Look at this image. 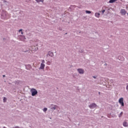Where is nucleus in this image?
I'll use <instances>...</instances> for the list:
<instances>
[{
  "label": "nucleus",
  "instance_id": "1",
  "mask_svg": "<svg viewBox=\"0 0 128 128\" xmlns=\"http://www.w3.org/2000/svg\"><path fill=\"white\" fill-rule=\"evenodd\" d=\"M32 96H34L36 94H38V90L34 88L31 89Z\"/></svg>",
  "mask_w": 128,
  "mask_h": 128
},
{
  "label": "nucleus",
  "instance_id": "2",
  "mask_svg": "<svg viewBox=\"0 0 128 128\" xmlns=\"http://www.w3.org/2000/svg\"><path fill=\"white\" fill-rule=\"evenodd\" d=\"M46 62L44 60H42V64H40V70H44V66H46V65L44 64Z\"/></svg>",
  "mask_w": 128,
  "mask_h": 128
},
{
  "label": "nucleus",
  "instance_id": "3",
  "mask_svg": "<svg viewBox=\"0 0 128 128\" xmlns=\"http://www.w3.org/2000/svg\"><path fill=\"white\" fill-rule=\"evenodd\" d=\"M119 103L122 106H124V98H121L119 99Z\"/></svg>",
  "mask_w": 128,
  "mask_h": 128
},
{
  "label": "nucleus",
  "instance_id": "4",
  "mask_svg": "<svg viewBox=\"0 0 128 128\" xmlns=\"http://www.w3.org/2000/svg\"><path fill=\"white\" fill-rule=\"evenodd\" d=\"M120 14L122 16H126V10L124 9H122L120 10Z\"/></svg>",
  "mask_w": 128,
  "mask_h": 128
},
{
  "label": "nucleus",
  "instance_id": "5",
  "mask_svg": "<svg viewBox=\"0 0 128 128\" xmlns=\"http://www.w3.org/2000/svg\"><path fill=\"white\" fill-rule=\"evenodd\" d=\"M96 103H92L89 106V108H96Z\"/></svg>",
  "mask_w": 128,
  "mask_h": 128
},
{
  "label": "nucleus",
  "instance_id": "6",
  "mask_svg": "<svg viewBox=\"0 0 128 128\" xmlns=\"http://www.w3.org/2000/svg\"><path fill=\"white\" fill-rule=\"evenodd\" d=\"M57 108H58V106L54 104L51 105V106H50V108L51 110H56Z\"/></svg>",
  "mask_w": 128,
  "mask_h": 128
},
{
  "label": "nucleus",
  "instance_id": "7",
  "mask_svg": "<svg viewBox=\"0 0 128 128\" xmlns=\"http://www.w3.org/2000/svg\"><path fill=\"white\" fill-rule=\"evenodd\" d=\"M47 56L52 57L54 56V52H49L47 54Z\"/></svg>",
  "mask_w": 128,
  "mask_h": 128
},
{
  "label": "nucleus",
  "instance_id": "8",
  "mask_svg": "<svg viewBox=\"0 0 128 128\" xmlns=\"http://www.w3.org/2000/svg\"><path fill=\"white\" fill-rule=\"evenodd\" d=\"M78 72L79 74H84V70L82 69H78Z\"/></svg>",
  "mask_w": 128,
  "mask_h": 128
},
{
  "label": "nucleus",
  "instance_id": "9",
  "mask_svg": "<svg viewBox=\"0 0 128 128\" xmlns=\"http://www.w3.org/2000/svg\"><path fill=\"white\" fill-rule=\"evenodd\" d=\"M123 126H125L126 128L127 126H128V122H123Z\"/></svg>",
  "mask_w": 128,
  "mask_h": 128
},
{
  "label": "nucleus",
  "instance_id": "10",
  "mask_svg": "<svg viewBox=\"0 0 128 128\" xmlns=\"http://www.w3.org/2000/svg\"><path fill=\"white\" fill-rule=\"evenodd\" d=\"M116 0H110L109 1V3L110 4H114V2H116Z\"/></svg>",
  "mask_w": 128,
  "mask_h": 128
},
{
  "label": "nucleus",
  "instance_id": "11",
  "mask_svg": "<svg viewBox=\"0 0 128 128\" xmlns=\"http://www.w3.org/2000/svg\"><path fill=\"white\" fill-rule=\"evenodd\" d=\"M4 12V14H2V16H4L3 18H6V12Z\"/></svg>",
  "mask_w": 128,
  "mask_h": 128
},
{
  "label": "nucleus",
  "instance_id": "12",
  "mask_svg": "<svg viewBox=\"0 0 128 128\" xmlns=\"http://www.w3.org/2000/svg\"><path fill=\"white\" fill-rule=\"evenodd\" d=\"M100 13H96L95 14V16H96V18H100Z\"/></svg>",
  "mask_w": 128,
  "mask_h": 128
},
{
  "label": "nucleus",
  "instance_id": "13",
  "mask_svg": "<svg viewBox=\"0 0 128 128\" xmlns=\"http://www.w3.org/2000/svg\"><path fill=\"white\" fill-rule=\"evenodd\" d=\"M36 2H44V0H36Z\"/></svg>",
  "mask_w": 128,
  "mask_h": 128
},
{
  "label": "nucleus",
  "instance_id": "14",
  "mask_svg": "<svg viewBox=\"0 0 128 128\" xmlns=\"http://www.w3.org/2000/svg\"><path fill=\"white\" fill-rule=\"evenodd\" d=\"M118 58L120 59V58H122L121 59V60H124V57H122V56H119L118 57Z\"/></svg>",
  "mask_w": 128,
  "mask_h": 128
},
{
  "label": "nucleus",
  "instance_id": "15",
  "mask_svg": "<svg viewBox=\"0 0 128 128\" xmlns=\"http://www.w3.org/2000/svg\"><path fill=\"white\" fill-rule=\"evenodd\" d=\"M86 14H92V12L88 10H86Z\"/></svg>",
  "mask_w": 128,
  "mask_h": 128
},
{
  "label": "nucleus",
  "instance_id": "16",
  "mask_svg": "<svg viewBox=\"0 0 128 128\" xmlns=\"http://www.w3.org/2000/svg\"><path fill=\"white\" fill-rule=\"evenodd\" d=\"M19 32H21L22 34H23V32H22V29H20L19 30Z\"/></svg>",
  "mask_w": 128,
  "mask_h": 128
},
{
  "label": "nucleus",
  "instance_id": "17",
  "mask_svg": "<svg viewBox=\"0 0 128 128\" xmlns=\"http://www.w3.org/2000/svg\"><path fill=\"white\" fill-rule=\"evenodd\" d=\"M43 110L44 112H46V110H48V108H44Z\"/></svg>",
  "mask_w": 128,
  "mask_h": 128
},
{
  "label": "nucleus",
  "instance_id": "18",
  "mask_svg": "<svg viewBox=\"0 0 128 128\" xmlns=\"http://www.w3.org/2000/svg\"><path fill=\"white\" fill-rule=\"evenodd\" d=\"M22 40H26V38L24 36H22Z\"/></svg>",
  "mask_w": 128,
  "mask_h": 128
},
{
  "label": "nucleus",
  "instance_id": "19",
  "mask_svg": "<svg viewBox=\"0 0 128 128\" xmlns=\"http://www.w3.org/2000/svg\"><path fill=\"white\" fill-rule=\"evenodd\" d=\"M122 114H124V112H121L120 116H119L120 118V116H122Z\"/></svg>",
  "mask_w": 128,
  "mask_h": 128
},
{
  "label": "nucleus",
  "instance_id": "20",
  "mask_svg": "<svg viewBox=\"0 0 128 128\" xmlns=\"http://www.w3.org/2000/svg\"><path fill=\"white\" fill-rule=\"evenodd\" d=\"M3 100H4V102H6V98L4 97V98Z\"/></svg>",
  "mask_w": 128,
  "mask_h": 128
},
{
  "label": "nucleus",
  "instance_id": "21",
  "mask_svg": "<svg viewBox=\"0 0 128 128\" xmlns=\"http://www.w3.org/2000/svg\"><path fill=\"white\" fill-rule=\"evenodd\" d=\"M104 12H106V10H103L102 11V14H104Z\"/></svg>",
  "mask_w": 128,
  "mask_h": 128
},
{
  "label": "nucleus",
  "instance_id": "22",
  "mask_svg": "<svg viewBox=\"0 0 128 128\" xmlns=\"http://www.w3.org/2000/svg\"><path fill=\"white\" fill-rule=\"evenodd\" d=\"M94 78H96V76H93Z\"/></svg>",
  "mask_w": 128,
  "mask_h": 128
},
{
  "label": "nucleus",
  "instance_id": "23",
  "mask_svg": "<svg viewBox=\"0 0 128 128\" xmlns=\"http://www.w3.org/2000/svg\"><path fill=\"white\" fill-rule=\"evenodd\" d=\"M126 90H128V86H126Z\"/></svg>",
  "mask_w": 128,
  "mask_h": 128
},
{
  "label": "nucleus",
  "instance_id": "24",
  "mask_svg": "<svg viewBox=\"0 0 128 128\" xmlns=\"http://www.w3.org/2000/svg\"><path fill=\"white\" fill-rule=\"evenodd\" d=\"M3 76H4H4H6L5 75H3Z\"/></svg>",
  "mask_w": 128,
  "mask_h": 128
},
{
  "label": "nucleus",
  "instance_id": "25",
  "mask_svg": "<svg viewBox=\"0 0 128 128\" xmlns=\"http://www.w3.org/2000/svg\"><path fill=\"white\" fill-rule=\"evenodd\" d=\"M98 94H100V92H99Z\"/></svg>",
  "mask_w": 128,
  "mask_h": 128
}]
</instances>
